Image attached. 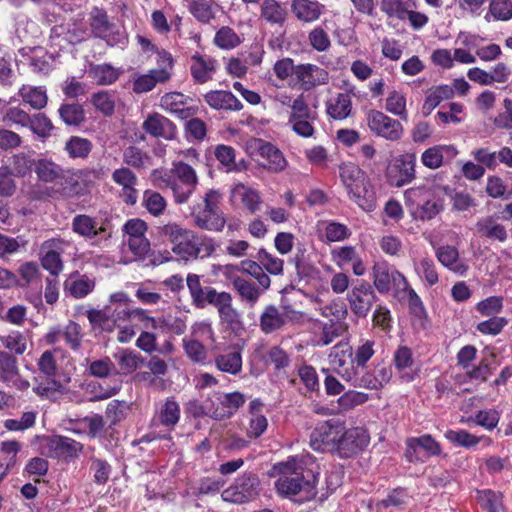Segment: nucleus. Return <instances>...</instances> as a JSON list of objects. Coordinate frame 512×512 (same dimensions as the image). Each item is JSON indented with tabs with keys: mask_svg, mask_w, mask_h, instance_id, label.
I'll use <instances>...</instances> for the list:
<instances>
[{
	"mask_svg": "<svg viewBox=\"0 0 512 512\" xmlns=\"http://www.w3.org/2000/svg\"><path fill=\"white\" fill-rule=\"evenodd\" d=\"M443 210V205L439 201L427 198L423 203L418 204L412 209L415 218L422 221L431 220Z\"/></svg>",
	"mask_w": 512,
	"mask_h": 512,
	"instance_id": "nucleus-58",
	"label": "nucleus"
},
{
	"mask_svg": "<svg viewBox=\"0 0 512 512\" xmlns=\"http://www.w3.org/2000/svg\"><path fill=\"white\" fill-rule=\"evenodd\" d=\"M180 419V407L173 397L168 398L159 413V421L168 428H174Z\"/></svg>",
	"mask_w": 512,
	"mask_h": 512,
	"instance_id": "nucleus-54",
	"label": "nucleus"
},
{
	"mask_svg": "<svg viewBox=\"0 0 512 512\" xmlns=\"http://www.w3.org/2000/svg\"><path fill=\"white\" fill-rule=\"evenodd\" d=\"M170 74L164 69H153L149 73L138 76L133 82V91L137 94L151 91L157 83L167 81Z\"/></svg>",
	"mask_w": 512,
	"mask_h": 512,
	"instance_id": "nucleus-34",
	"label": "nucleus"
},
{
	"mask_svg": "<svg viewBox=\"0 0 512 512\" xmlns=\"http://www.w3.org/2000/svg\"><path fill=\"white\" fill-rule=\"evenodd\" d=\"M35 174L39 182L54 184L52 188L54 196L71 198L80 192V183L75 171L62 167L50 158L37 159Z\"/></svg>",
	"mask_w": 512,
	"mask_h": 512,
	"instance_id": "nucleus-3",
	"label": "nucleus"
},
{
	"mask_svg": "<svg viewBox=\"0 0 512 512\" xmlns=\"http://www.w3.org/2000/svg\"><path fill=\"white\" fill-rule=\"evenodd\" d=\"M95 281L87 275L75 272L65 282V289L75 298H83L93 291Z\"/></svg>",
	"mask_w": 512,
	"mask_h": 512,
	"instance_id": "nucleus-37",
	"label": "nucleus"
},
{
	"mask_svg": "<svg viewBox=\"0 0 512 512\" xmlns=\"http://www.w3.org/2000/svg\"><path fill=\"white\" fill-rule=\"evenodd\" d=\"M72 230L86 238H93L103 231V228H97V222L88 215H76L72 220Z\"/></svg>",
	"mask_w": 512,
	"mask_h": 512,
	"instance_id": "nucleus-47",
	"label": "nucleus"
},
{
	"mask_svg": "<svg viewBox=\"0 0 512 512\" xmlns=\"http://www.w3.org/2000/svg\"><path fill=\"white\" fill-rule=\"evenodd\" d=\"M90 28L95 37L104 39L109 45H114L120 41V34L115 31L116 25L110 22L107 12L102 8L94 7L92 9Z\"/></svg>",
	"mask_w": 512,
	"mask_h": 512,
	"instance_id": "nucleus-17",
	"label": "nucleus"
},
{
	"mask_svg": "<svg viewBox=\"0 0 512 512\" xmlns=\"http://www.w3.org/2000/svg\"><path fill=\"white\" fill-rule=\"evenodd\" d=\"M19 374L18 361L16 357L8 352L0 351V380L10 383Z\"/></svg>",
	"mask_w": 512,
	"mask_h": 512,
	"instance_id": "nucleus-51",
	"label": "nucleus"
},
{
	"mask_svg": "<svg viewBox=\"0 0 512 512\" xmlns=\"http://www.w3.org/2000/svg\"><path fill=\"white\" fill-rule=\"evenodd\" d=\"M172 173L176 180L175 203L184 204L195 191L198 176L190 165L182 161L173 163Z\"/></svg>",
	"mask_w": 512,
	"mask_h": 512,
	"instance_id": "nucleus-9",
	"label": "nucleus"
},
{
	"mask_svg": "<svg viewBox=\"0 0 512 512\" xmlns=\"http://www.w3.org/2000/svg\"><path fill=\"white\" fill-rule=\"evenodd\" d=\"M367 123L370 130L377 136L389 141H398L403 135V126L400 121L390 118L381 111L371 110L367 114Z\"/></svg>",
	"mask_w": 512,
	"mask_h": 512,
	"instance_id": "nucleus-11",
	"label": "nucleus"
},
{
	"mask_svg": "<svg viewBox=\"0 0 512 512\" xmlns=\"http://www.w3.org/2000/svg\"><path fill=\"white\" fill-rule=\"evenodd\" d=\"M351 111V97L346 93H339L335 99L327 102V114L335 120L346 119Z\"/></svg>",
	"mask_w": 512,
	"mask_h": 512,
	"instance_id": "nucleus-40",
	"label": "nucleus"
},
{
	"mask_svg": "<svg viewBox=\"0 0 512 512\" xmlns=\"http://www.w3.org/2000/svg\"><path fill=\"white\" fill-rule=\"evenodd\" d=\"M112 180L121 186L120 197L123 202L127 205H134L138 198V192L135 188L138 181L136 174L128 167H120L113 171Z\"/></svg>",
	"mask_w": 512,
	"mask_h": 512,
	"instance_id": "nucleus-20",
	"label": "nucleus"
},
{
	"mask_svg": "<svg viewBox=\"0 0 512 512\" xmlns=\"http://www.w3.org/2000/svg\"><path fill=\"white\" fill-rule=\"evenodd\" d=\"M204 100L211 108L216 110L240 111L243 108L241 101L230 91H210L204 95Z\"/></svg>",
	"mask_w": 512,
	"mask_h": 512,
	"instance_id": "nucleus-29",
	"label": "nucleus"
},
{
	"mask_svg": "<svg viewBox=\"0 0 512 512\" xmlns=\"http://www.w3.org/2000/svg\"><path fill=\"white\" fill-rule=\"evenodd\" d=\"M346 300L351 312L356 317L366 318L374 303L378 300V296L369 282L359 280L347 293Z\"/></svg>",
	"mask_w": 512,
	"mask_h": 512,
	"instance_id": "nucleus-7",
	"label": "nucleus"
},
{
	"mask_svg": "<svg viewBox=\"0 0 512 512\" xmlns=\"http://www.w3.org/2000/svg\"><path fill=\"white\" fill-rule=\"evenodd\" d=\"M1 342L6 349L18 355H22L27 349V339L24 334L18 331H12L7 336L2 337Z\"/></svg>",
	"mask_w": 512,
	"mask_h": 512,
	"instance_id": "nucleus-64",
	"label": "nucleus"
},
{
	"mask_svg": "<svg viewBox=\"0 0 512 512\" xmlns=\"http://www.w3.org/2000/svg\"><path fill=\"white\" fill-rule=\"evenodd\" d=\"M28 128L39 138L46 139L51 136L54 125L46 114L35 113L30 117Z\"/></svg>",
	"mask_w": 512,
	"mask_h": 512,
	"instance_id": "nucleus-49",
	"label": "nucleus"
},
{
	"mask_svg": "<svg viewBox=\"0 0 512 512\" xmlns=\"http://www.w3.org/2000/svg\"><path fill=\"white\" fill-rule=\"evenodd\" d=\"M244 403V395L237 391L231 393L214 392L212 397L205 401L209 416L217 421L231 418Z\"/></svg>",
	"mask_w": 512,
	"mask_h": 512,
	"instance_id": "nucleus-5",
	"label": "nucleus"
},
{
	"mask_svg": "<svg viewBox=\"0 0 512 512\" xmlns=\"http://www.w3.org/2000/svg\"><path fill=\"white\" fill-rule=\"evenodd\" d=\"M259 155L266 160L263 167L270 172L279 173L286 169L288 162L283 153L273 144L260 141Z\"/></svg>",
	"mask_w": 512,
	"mask_h": 512,
	"instance_id": "nucleus-27",
	"label": "nucleus"
},
{
	"mask_svg": "<svg viewBox=\"0 0 512 512\" xmlns=\"http://www.w3.org/2000/svg\"><path fill=\"white\" fill-rule=\"evenodd\" d=\"M232 198L240 199L242 204L254 214L260 209L261 197L258 191L238 183L232 189Z\"/></svg>",
	"mask_w": 512,
	"mask_h": 512,
	"instance_id": "nucleus-38",
	"label": "nucleus"
},
{
	"mask_svg": "<svg viewBox=\"0 0 512 512\" xmlns=\"http://www.w3.org/2000/svg\"><path fill=\"white\" fill-rule=\"evenodd\" d=\"M453 95L454 89L449 85L431 88L423 104L424 113L430 114L442 101L452 98Z\"/></svg>",
	"mask_w": 512,
	"mask_h": 512,
	"instance_id": "nucleus-42",
	"label": "nucleus"
},
{
	"mask_svg": "<svg viewBox=\"0 0 512 512\" xmlns=\"http://www.w3.org/2000/svg\"><path fill=\"white\" fill-rule=\"evenodd\" d=\"M436 256L443 266L459 275H464L468 270L466 264L459 262L458 250L453 246L446 245L439 247L436 251Z\"/></svg>",
	"mask_w": 512,
	"mask_h": 512,
	"instance_id": "nucleus-36",
	"label": "nucleus"
},
{
	"mask_svg": "<svg viewBox=\"0 0 512 512\" xmlns=\"http://www.w3.org/2000/svg\"><path fill=\"white\" fill-rule=\"evenodd\" d=\"M373 288L380 294L393 292L395 297H401L408 289L407 278L394 266L387 262H376L372 267Z\"/></svg>",
	"mask_w": 512,
	"mask_h": 512,
	"instance_id": "nucleus-4",
	"label": "nucleus"
},
{
	"mask_svg": "<svg viewBox=\"0 0 512 512\" xmlns=\"http://www.w3.org/2000/svg\"><path fill=\"white\" fill-rule=\"evenodd\" d=\"M231 284L241 301L250 307H253L258 302L260 296L265 291L259 285L257 286L254 282L241 276L233 277Z\"/></svg>",
	"mask_w": 512,
	"mask_h": 512,
	"instance_id": "nucleus-32",
	"label": "nucleus"
},
{
	"mask_svg": "<svg viewBox=\"0 0 512 512\" xmlns=\"http://www.w3.org/2000/svg\"><path fill=\"white\" fill-rule=\"evenodd\" d=\"M192 216L196 227L208 231L221 232L226 224L222 211L206 212L200 205L193 207Z\"/></svg>",
	"mask_w": 512,
	"mask_h": 512,
	"instance_id": "nucleus-24",
	"label": "nucleus"
},
{
	"mask_svg": "<svg viewBox=\"0 0 512 512\" xmlns=\"http://www.w3.org/2000/svg\"><path fill=\"white\" fill-rule=\"evenodd\" d=\"M421 450L424 456H437L441 453V446L429 434L407 439L405 457L409 462L423 461L420 455Z\"/></svg>",
	"mask_w": 512,
	"mask_h": 512,
	"instance_id": "nucleus-18",
	"label": "nucleus"
},
{
	"mask_svg": "<svg viewBox=\"0 0 512 512\" xmlns=\"http://www.w3.org/2000/svg\"><path fill=\"white\" fill-rule=\"evenodd\" d=\"M415 166L416 155L414 153L400 155L389 172L391 184L396 187H402L412 182L416 177Z\"/></svg>",
	"mask_w": 512,
	"mask_h": 512,
	"instance_id": "nucleus-19",
	"label": "nucleus"
},
{
	"mask_svg": "<svg viewBox=\"0 0 512 512\" xmlns=\"http://www.w3.org/2000/svg\"><path fill=\"white\" fill-rule=\"evenodd\" d=\"M458 154L453 145H436L426 149L421 155V161L429 169H438L444 159L451 160Z\"/></svg>",
	"mask_w": 512,
	"mask_h": 512,
	"instance_id": "nucleus-28",
	"label": "nucleus"
},
{
	"mask_svg": "<svg viewBox=\"0 0 512 512\" xmlns=\"http://www.w3.org/2000/svg\"><path fill=\"white\" fill-rule=\"evenodd\" d=\"M359 182H355L346 188L350 198L364 211H373L376 207V197L374 191L371 189L365 173L362 178L359 177Z\"/></svg>",
	"mask_w": 512,
	"mask_h": 512,
	"instance_id": "nucleus-21",
	"label": "nucleus"
},
{
	"mask_svg": "<svg viewBox=\"0 0 512 512\" xmlns=\"http://www.w3.org/2000/svg\"><path fill=\"white\" fill-rule=\"evenodd\" d=\"M217 309L220 323L226 329L238 334L243 330L241 313L233 306V297L229 292L222 291V296L213 306Z\"/></svg>",
	"mask_w": 512,
	"mask_h": 512,
	"instance_id": "nucleus-16",
	"label": "nucleus"
},
{
	"mask_svg": "<svg viewBox=\"0 0 512 512\" xmlns=\"http://www.w3.org/2000/svg\"><path fill=\"white\" fill-rule=\"evenodd\" d=\"M304 465L302 460L293 458L275 467L279 472L275 482L277 492L298 503L310 501L317 495L319 467L305 468Z\"/></svg>",
	"mask_w": 512,
	"mask_h": 512,
	"instance_id": "nucleus-1",
	"label": "nucleus"
},
{
	"mask_svg": "<svg viewBox=\"0 0 512 512\" xmlns=\"http://www.w3.org/2000/svg\"><path fill=\"white\" fill-rule=\"evenodd\" d=\"M370 442L368 431L363 427L343 428L339 439L337 454L349 458L363 451Z\"/></svg>",
	"mask_w": 512,
	"mask_h": 512,
	"instance_id": "nucleus-12",
	"label": "nucleus"
},
{
	"mask_svg": "<svg viewBox=\"0 0 512 512\" xmlns=\"http://www.w3.org/2000/svg\"><path fill=\"white\" fill-rule=\"evenodd\" d=\"M290 9L298 21L314 23L320 19L325 6L316 0H291Z\"/></svg>",
	"mask_w": 512,
	"mask_h": 512,
	"instance_id": "nucleus-23",
	"label": "nucleus"
},
{
	"mask_svg": "<svg viewBox=\"0 0 512 512\" xmlns=\"http://www.w3.org/2000/svg\"><path fill=\"white\" fill-rule=\"evenodd\" d=\"M331 369L343 380L353 379L355 369L353 360V349L348 341H340L331 348L328 356Z\"/></svg>",
	"mask_w": 512,
	"mask_h": 512,
	"instance_id": "nucleus-13",
	"label": "nucleus"
},
{
	"mask_svg": "<svg viewBox=\"0 0 512 512\" xmlns=\"http://www.w3.org/2000/svg\"><path fill=\"white\" fill-rule=\"evenodd\" d=\"M191 60L190 71L196 83L203 84L212 79V74L216 70L215 59L196 53L191 57Z\"/></svg>",
	"mask_w": 512,
	"mask_h": 512,
	"instance_id": "nucleus-30",
	"label": "nucleus"
},
{
	"mask_svg": "<svg viewBox=\"0 0 512 512\" xmlns=\"http://www.w3.org/2000/svg\"><path fill=\"white\" fill-rule=\"evenodd\" d=\"M509 21L512 19V0H490L485 20Z\"/></svg>",
	"mask_w": 512,
	"mask_h": 512,
	"instance_id": "nucleus-43",
	"label": "nucleus"
},
{
	"mask_svg": "<svg viewBox=\"0 0 512 512\" xmlns=\"http://www.w3.org/2000/svg\"><path fill=\"white\" fill-rule=\"evenodd\" d=\"M161 234L172 245V252L183 260L209 257L215 251L211 238L199 236L194 231L177 223H168L161 227Z\"/></svg>",
	"mask_w": 512,
	"mask_h": 512,
	"instance_id": "nucleus-2",
	"label": "nucleus"
},
{
	"mask_svg": "<svg viewBox=\"0 0 512 512\" xmlns=\"http://www.w3.org/2000/svg\"><path fill=\"white\" fill-rule=\"evenodd\" d=\"M329 72L312 63H300L296 65L293 85L303 91H310L316 87L329 83Z\"/></svg>",
	"mask_w": 512,
	"mask_h": 512,
	"instance_id": "nucleus-10",
	"label": "nucleus"
},
{
	"mask_svg": "<svg viewBox=\"0 0 512 512\" xmlns=\"http://www.w3.org/2000/svg\"><path fill=\"white\" fill-rule=\"evenodd\" d=\"M503 495L492 490L477 491V500L487 512H503Z\"/></svg>",
	"mask_w": 512,
	"mask_h": 512,
	"instance_id": "nucleus-50",
	"label": "nucleus"
},
{
	"mask_svg": "<svg viewBox=\"0 0 512 512\" xmlns=\"http://www.w3.org/2000/svg\"><path fill=\"white\" fill-rule=\"evenodd\" d=\"M142 128L151 136L165 140H173L177 134L175 124L158 113L148 115L142 124Z\"/></svg>",
	"mask_w": 512,
	"mask_h": 512,
	"instance_id": "nucleus-22",
	"label": "nucleus"
},
{
	"mask_svg": "<svg viewBox=\"0 0 512 512\" xmlns=\"http://www.w3.org/2000/svg\"><path fill=\"white\" fill-rule=\"evenodd\" d=\"M89 75L99 85H110L118 79L119 72L109 64H100L91 66Z\"/></svg>",
	"mask_w": 512,
	"mask_h": 512,
	"instance_id": "nucleus-52",
	"label": "nucleus"
},
{
	"mask_svg": "<svg viewBox=\"0 0 512 512\" xmlns=\"http://www.w3.org/2000/svg\"><path fill=\"white\" fill-rule=\"evenodd\" d=\"M10 160L13 173L17 177H25L29 175L32 170L35 171L37 159H33L25 153L15 154Z\"/></svg>",
	"mask_w": 512,
	"mask_h": 512,
	"instance_id": "nucleus-56",
	"label": "nucleus"
},
{
	"mask_svg": "<svg viewBox=\"0 0 512 512\" xmlns=\"http://www.w3.org/2000/svg\"><path fill=\"white\" fill-rule=\"evenodd\" d=\"M289 13L284 4L278 0H263L260 6V17L270 25L283 27Z\"/></svg>",
	"mask_w": 512,
	"mask_h": 512,
	"instance_id": "nucleus-31",
	"label": "nucleus"
},
{
	"mask_svg": "<svg viewBox=\"0 0 512 512\" xmlns=\"http://www.w3.org/2000/svg\"><path fill=\"white\" fill-rule=\"evenodd\" d=\"M475 232L481 238L492 241L505 242L508 238L506 227L499 223L493 216H485L475 224Z\"/></svg>",
	"mask_w": 512,
	"mask_h": 512,
	"instance_id": "nucleus-26",
	"label": "nucleus"
},
{
	"mask_svg": "<svg viewBox=\"0 0 512 512\" xmlns=\"http://www.w3.org/2000/svg\"><path fill=\"white\" fill-rule=\"evenodd\" d=\"M214 43L221 49L228 50L233 49L239 45L240 38L232 28L224 26L217 31L214 38Z\"/></svg>",
	"mask_w": 512,
	"mask_h": 512,
	"instance_id": "nucleus-62",
	"label": "nucleus"
},
{
	"mask_svg": "<svg viewBox=\"0 0 512 512\" xmlns=\"http://www.w3.org/2000/svg\"><path fill=\"white\" fill-rule=\"evenodd\" d=\"M91 103L96 110L105 116H111L115 110V101L113 96L107 91L98 92L92 95Z\"/></svg>",
	"mask_w": 512,
	"mask_h": 512,
	"instance_id": "nucleus-63",
	"label": "nucleus"
},
{
	"mask_svg": "<svg viewBox=\"0 0 512 512\" xmlns=\"http://www.w3.org/2000/svg\"><path fill=\"white\" fill-rule=\"evenodd\" d=\"M110 314L111 305H106L101 310L91 309L87 311V318L92 325L98 326L105 331H113Z\"/></svg>",
	"mask_w": 512,
	"mask_h": 512,
	"instance_id": "nucleus-60",
	"label": "nucleus"
},
{
	"mask_svg": "<svg viewBox=\"0 0 512 512\" xmlns=\"http://www.w3.org/2000/svg\"><path fill=\"white\" fill-rule=\"evenodd\" d=\"M286 325V318L275 305H267L259 318V327L264 334L281 330Z\"/></svg>",
	"mask_w": 512,
	"mask_h": 512,
	"instance_id": "nucleus-33",
	"label": "nucleus"
},
{
	"mask_svg": "<svg viewBox=\"0 0 512 512\" xmlns=\"http://www.w3.org/2000/svg\"><path fill=\"white\" fill-rule=\"evenodd\" d=\"M239 270L256 279L262 290H267L270 287V277L263 271V266L259 261L243 260L240 262Z\"/></svg>",
	"mask_w": 512,
	"mask_h": 512,
	"instance_id": "nucleus-48",
	"label": "nucleus"
},
{
	"mask_svg": "<svg viewBox=\"0 0 512 512\" xmlns=\"http://www.w3.org/2000/svg\"><path fill=\"white\" fill-rule=\"evenodd\" d=\"M215 366L224 373L238 375L242 371V355L240 351H229L219 354L214 359Z\"/></svg>",
	"mask_w": 512,
	"mask_h": 512,
	"instance_id": "nucleus-39",
	"label": "nucleus"
},
{
	"mask_svg": "<svg viewBox=\"0 0 512 512\" xmlns=\"http://www.w3.org/2000/svg\"><path fill=\"white\" fill-rule=\"evenodd\" d=\"M59 117L68 126H80L85 122V111L80 104L65 103L58 109Z\"/></svg>",
	"mask_w": 512,
	"mask_h": 512,
	"instance_id": "nucleus-44",
	"label": "nucleus"
},
{
	"mask_svg": "<svg viewBox=\"0 0 512 512\" xmlns=\"http://www.w3.org/2000/svg\"><path fill=\"white\" fill-rule=\"evenodd\" d=\"M343 424L336 420L319 423L310 434V446L318 452H336Z\"/></svg>",
	"mask_w": 512,
	"mask_h": 512,
	"instance_id": "nucleus-6",
	"label": "nucleus"
},
{
	"mask_svg": "<svg viewBox=\"0 0 512 512\" xmlns=\"http://www.w3.org/2000/svg\"><path fill=\"white\" fill-rule=\"evenodd\" d=\"M186 284L192 304L198 309H203L207 305L214 306L222 296V291L218 292L211 286L203 287L197 274L189 273L186 278Z\"/></svg>",
	"mask_w": 512,
	"mask_h": 512,
	"instance_id": "nucleus-15",
	"label": "nucleus"
},
{
	"mask_svg": "<svg viewBox=\"0 0 512 512\" xmlns=\"http://www.w3.org/2000/svg\"><path fill=\"white\" fill-rule=\"evenodd\" d=\"M81 450V443L64 436L46 437L41 444V453L51 458L74 457Z\"/></svg>",
	"mask_w": 512,
	"mask_h": 512,
	"instance_id": "nucleus-14",
	"label": "nucleus"
},
{
	"mask_svg": "<svg viewBox=\"0 0 512 512\" xmlns=\"http://www.w3.org/2000/svg\"><path fill=\"white\" fill-rule=\"evenodd\" d=\"M93 144L90 140L79 136L70 137L65 143V151L72 159H86L91 153Z\"/></svg>",
	"mask_w": 512,
	"mask_h": 512,
	"instance_id": "nucleus-46",
	"label": "nucleus"
},
{
	"mask_svg": "<svg viewBox=\"0 0 512 512\" xmlns=\"http://www.w3.org/2000/svg\"><path fill=\"white\" fill-rule=\"evenodd\" d=\"M414 267L416 273L426 281L428 286H433L438 283V273L435 263L431 258H422L419 262L414 264Z\"/></svg>",
	"mask_w": 512,
	"mask_h": 512,
	"instance_id": "nucleus-59",
	"label": "nucleus"
},
{
	"mask_svg": "<svg viewBox=\"0 0 512 512\" xmlns=\"http://www.w3.org/2000/svg\"><path fill=\"white\" fill-rule=\"evenodd\" d=\"M143 206L153 216H160L166 209L165 198L157 191L145 190L143 193Z\"/></svg>",
	"mask_w": 512,
	"mask_h": 512,
	"instance_id": "nucleus-55",
	"label": "nucleus"
},
{
	"mask_svg": "<svg viewBox=\"0 0 512 512\" xmlns=\"http://www.w3.org/2000/svg\"><path fill=\"white\" fill-rule=\"evenodd\" d=\"M263 268L272 275H279L283 272L284 262L282 259L268 253L265 249H260L255 256Z\"/></svg>",
	"mask_w": 512,
	"mask_h": 512,
	"instance_id": "nucleus-61",
	"label": "nucleus"
},
{
	"mask_svg": "<svg viewBox=\"0 0 512 512\" xmlns=\"http://www.w3.org/2000/svg\"><path fill=\"white\" fill-rule=\"evenodd\" d=\"M121 386L120 384L114 386H103L99 382L91 381L86 384V392L90 395L88 397V401L96 402L108 399L114 395H116Z\"/></svg>",
	"mask_w": 512,
	"mask_h": 512,
	"instance_id": "nucleus-53",
	"label": "nucleus"
},
{
	"mask_svg": "<svg viewBox=\"0 0 512 512\" xmlns=\"http://www.w3.org/2000/svg\"><path fill=\"white\" fill-rule=\"evenodd\" d=\"M115 358L118 361L120 369L118 373L125 375L134 372L138 366L144 362V359L139 354L127 350L115 355Z\"/></svg>",
	"mask_w": 512,
	"mask_h": 512,
	"instance_id": "nucleus-57",
	"label": "nucleus"
},
{
	"mask_svg": "<svg viewBox=\"0 0 512 512\" xmlns=\"http://www.w3.org/2000/svg\"><path fill=\"white\" fill-rule=\"evenodd\" d=\"M414 6V0H381L380 9L390 18L405 20L408 9Z\"/></svg>",
	"mask_w": 512,
	"mask_h": 512,
	"instance_id": "nucleus-45",
	"label": "nucleus"
},
{
	"mask_svg": "<svg viewBox=\"0 0 512 512\" xmlns=\"http://www.w3.org/2000/svg\"><path fill=\"white\" fill-rule=\"evenodd\" d=\"M22 101L35 110H41L48 103L46 89L42 86L22 85L18 91Z\"/></svg>",
	"mask_w": 512,
	"mask_h": 512,
	"instance_id": "nucleus-35",
	"label": "nucleus"
},
{
	"mask_svg": "<svg viewBox=\"0 0 512 512\" xmlns=\"http://www.w3.org/2000/svg\"><path fill=\"white\" fill-rule=\"evenodd\" d=\"M31 115L21 106H9L2 110V122L6 126L28 128Z\"/></svg>",
	"mask_w": 512,
	"mask_h": 512,
	"instance_id": "nucleus-41",
	"label": "nucleus"
},
{
	"mask_svg": "<svg viewBox=\"0 0 512 512\" xmlns=\"http://www.w3.org/2000/svg\"><path fill=\"white\" fill-rule=\"evenodd\" d=\"M260 481L253 473H245L225 489L221 497L224 501L243 504L255 499L259 494Z\"/></svg>",
	"mask_w": 512,
	"mask_h": 512,
	"instance_id": "nucleus-8",
	"label": "nucleus"
},
{
	"mask_svg": "<svg viewBox=\"0 0 512 512\" xmlns=\"http://www.w3.org/2000/svg\"><path fill=\"white\" fill-rule=\"evenodd\" d=\"M318 330L314 332V344L319 347L330 345L335 339L342 336L347 330L345 323L328 320L327 322L316 323Z\"/></svg>",
	"mask_w": 512,
	"mask_h": 512,
	"instance_id": "nucleus-25",
	"label": "nucleus"
}]
</instances>
